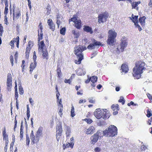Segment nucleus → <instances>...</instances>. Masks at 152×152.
Masks as SVG:
<instances>
[{
    "mask_svg": "<svg viewBox=\"0 0 152 152\" xmlns=\"http://www.w3.org/2000/svg\"><path fill=\"white\" fill-rule=\"evenodd\" d=\"M64 82L65 83H68L69 84H70L71 83V80L70 79H69L68 80L65 79L64 80Z\"/></svg>",
    "mask_w": 152,
    "mask_h": 152,
    "instance_id": "c03bdc74",
    "label": "nucleus"
},
{
    "mask_svg": "<svg viewBox=\"0 0 152 152\" xmlns=\"http://www.w3.org/2000/svg\"><path fill=\"white\" fill-rule=\"evenodd\" d=\"M45 45L44 44V42L43 41H41L40 43V44H39V48L38 50L39 51H41V50L44 49V48H45V47L44 46Z\"/></svg>",
    "mask_w": 152,
    "mask_h": 152,
    "instance_id": "f3484780",
    "label": "nucleus"
},
{
    "mask_svg": "<svg viewBox=\"0 0 152 152\" xmlns=\"http://www.w3.org/2000/svg\"><path fill=\"white\" fill-rule=\"evenodd\" d=\"M74 143L73 142H71L70 143H66V144H64L63 145L64 149H65V148H68L69 147H71V148H72L74 145Z\"/></svg>",
    "mask_w": 152,
    "mask_h": 152,
    "instance_id": "2eb2a0df",
    "label": "nucleus"
},
{
    "mask_svg": "<svg viewBox=\"0 0 152 152\" xmlns=\"http://www.w3.org/2000/svg\"><path fill=\"white\" fill-rule=\"evenodd\" d=\"M66 134V137L67 138L69 137L70 134L71 129L68 126H66L65 128Z\"/></svg>",
    "mask_w": 152,
    "mask_h": 152,
    "instance_id": "a211bd4d",
    "label": "nucleus"
},
{
    "mask_svg": "<svg viewBox=\"0 0 152 152\" xmlns=\"http://www.w3.org/2000/svg\"><path fill=\"white\" fill-rule=\"evenodd\" d=\"M134 104V102L132 101H131L130 103H128L127 105L128 106H130L131 105H133Z\"/></svg>",
    "mask_w": 152,
    "mask_h": 152,
    "instance_id": "338daca9",
    "label": "nucleus"
},
{
    "mask_svg": "<svg viewBox=\"0 0 152 152\" xmlns=\"http://www.w3.org/2000/svg\"><path fill=\"white\" fill-rule=\"evenodd\" d=\"M29 101L30 103L32 105L34 104V101L31 98H30L29 99Z\"/></svg>",
    "mask_w": 152,
    "mask_h": 152,
    "instance_id": "603ef678",
    "label": "nucleus"
},
{
    "mask_svg": "<svg viewBox=\"0 0 152 152\" xmlns=\"http://www.w3.org/2000/svg\"><path fill=\"white\" fill-rule=\"evenodd\" d=\"M66 28L64 27L61 28L60 30V33L61 34L64 35H65Z\"/></svg>",
    "mask_w": 152,
    "mask_h": 152,
    "instance_id": "f704fd0d",
    "label": "nucleus"
},
{
    "mask_svg": "<svg viewBox=\"0 0 152 152\" xmlns=\"http://www.w3.org/2000/svg\"><path fill=\"white\" fill-rule=\"evenodd\" d=\"M111 108L113 110H119V108L118 107V105L117 104L115 105H112L111 106Z\"/></svg>",
    "mask_w": 152,
    "mask_h": 152,
    "instance_id": "cd10ccee",
    "label": "nucleus"
},
{
    "mask_svg": "<svg viewBox=\"0 0 152 152\" xmlns=\"http://www.w3.org/2000/svg\"><path fill=\"white\" fill-rule=\"evenodd\" d=\"M148 6L150 7H152V0H150V2L148 4Z\"/></svg>",
    "mask_w": 152,
    "mask_h": 152,
    "instance_id": "774afa93",
    "label": "nucleus"
},
{
    "mask_svg": "<svg viewBox=\"0 0 152 152\" xmlns=\"http://www.w3.org/2000/svg\"><path fill=\"white\" fill-rule=\"evenodd\" d=\"M109 35L107 40V43L108 45H113L115 40V38L117 33L113 30H110L108 31Z\"/></svg>",
    "mask_w": 152,
    "mask_h": 152,
    "instance_id": "39448f33",
    "label": "nucleus"
},
{
    "mask_svg": "<svg viewBox=\"0 0 152 152\" xmlns=\"http://www.w3.org/2000/svg\"><path fill=\"white\" fill-rule=\"evenodd\" d=\"M16 108H17V110H18L19 109L18 108V100H16Z\"/></svg>",
    "mask_w": 152,
    "mask_h": 152,
    "instance_id": "e2e57ef3",
    "label": "nucleus"
},
{
    "mask_svg": "<svg viewBox=\"0 0 152 152\" xmlns=\"http://www.w3.org/2000/svg\"><path fill=\"white\" fill-rule=\"evenodd\" d=\"M94 151L96 152H99L101 151V149L99 147H97L94 149Z\"/></svg>",
    "mask_w": 152,
    "mask_h": 152,
    "instance_id": "680f3d73",
    "label": "nucleus"
},
{
    "mask_svg": "<svg viewBox=\"0 0 152 152\" xmlns=\"http://www.w3.org/2000/svg\"><path fill=\"white\" fill-rule=\"evenodd\" d=\"M39 28H40V29H41V32H42V29H43V27H42V23H39Z\"/></svg>",
    "mask_w": 152,
    "mask_h": 152,
    "instance_id": "13d9d810",
    "label": "nucleus"
},
{
    "mask_svg": "<svg viewBox=\"0 0 152 152\" xmlns=\"http://www.w3.org/2000/svg\"><path fill=\"white\" fill-rule=\"evenodd\" d=\"M61 72V69L60 68L58 67L57 66V72L58 74V77H60V74Z\"/></svg>",
    "mask_w": 152,
    "mask_h": 152,
    "instance_id": "79ce46f5",
    "label": "nucleus"
},
{
    "mask_svg": "<svg viewBox=\"0 0 152 152\" xmlns=\"http://www.w3.org/2000/svg\"><path fill=\"white\" fill-rule=\"evenodd\" d=\"M99 132H97L96 133L91 137V140L92 142V143L93 144H94L98 140L99 136Z\"/></svg>",
    "mask_w": 152,
    "mask_h": 152,
    "instance_id": "f8f14e48",
    "label": "nucleus"
},
{
    "mask_svg": "<svg viewBox=\"0 0 152 152\" xmlns=\"http://www.w3.org/2000/svg\"><path fill=\"white\" fill-rule=\"evenodd\" d=\"M28 1V6L29 7L30 9H31V2L30 0H27Z\"/></svg>",
    "mask_w": 152,
    "mask_h": 152,
    "instance_id": "bf43d9fd",
    "label": "nucleus"
},
{
    "mask_svg": "<svg viewBox=\"0 0 152 152\" xmlns=\"http://www.w3.org/2000/svg\"><path fill=\"white\" fill-rule=\"evenodd\" d=\"M108 16V14L107 12H104L99 14L98 17V21L99 23H103L105 22Z\"/></svg>",
    "mask_w": 152,
    "mask_h": 152,
    "instance_id": "6e6552de",
    "label": "nucleus"
},
{
    "mask_svg": "<svg viewBox=\"0 0 152 152\" xmlns=\"http://www.w3.org/2000/svg\"><path fill=\"white\" fill-rule=\"evenodd\" d=\"M140 1H137L133 2L132 3V9H135L136 7L138 5L140 4Z\"/></svg>",
    "mask_w": 152,
    "mask_h": 152,
    "instance_id": "a878e982",
    "label": "nucleus"
},
{
    "mask_svg": "<svg viewBox=\"0 0 152 152\" xmlns=\"http://www.w3.org/2000/svg\"><path fill=\"white\" fill-rule=\"evenodd\" d=\"M12 81H7V90L10 91H11V88L12 87Z\"/></svg>",
    "mask_w": 152,
    "mask_h": 152,
    "instance_id": "5701e85b",
    "label": "nucleus"
},
{
    "mask_svg": "<svg viewBox=\"0 0 152 152\" xmlns=\"http://www.w3.org/2000/svg\"><path fill=\"white\" fill-rule=\"evenodd\" d=\"M62 126L60 124H58L56 127V138L57 141H59L60 137L62 135Z\"/></svg>",
    "mask_w": 152,
    "mask_h": 152,
    "instance_id": "1a4fd4ad",
    "label": "nucleus"
},
{
    "mask_svg": "<svg viewBox=\"0 0 152 152\" xmlns=\"http://www.w3.org/2000/svg\"><path fill=\"white\" fill-rule=\"evenodd\" d=\"M127 42L125 41H122L121 42V44L118 46L117 49L118 51L121 49V51L123 52L124 51L125 48L127 46Z\"/></svg>",
    "mask_w": 152,
    "mask_h": 152,
    "instance_id": "9b49d317",
    "label": "nucleus"
},
{
    "mask_svg": "<svg viewBox=\"0 0 152 152\" xmlns=\"http://www.w3.org/2000/svg\"><path fill=\"white\" fill-rule=\"evenodd\" d=\"M86 49L85 46H78L75 48V54L77 57L83 58V56L81 54L82 52Z\"/></svg>",
    "mask_w": 152,
    "mask_h": 152,
    "instance_id": "0eeeda50",
    "label": "nucleus"
},
{
    "mask_svg": "<svg viewBox=\"0 0 152 152\" xmlns=\"http://www.w3.org/2000/svg\"><path fill=\"white\" fill-rule=\"evenodd\" d=\"M3 136V137L4 138L6 137V133L5 131V129L3 131L2 133Z\"/></svg>",
    "mask_w": 152,
    "mask_h": 152,
    "instance_id": "4d7b16f0",
    "label": "nucleus"
},
{
    "mask_svg": "<svg viewBox=\"0 0 152 152\" xmlns=\"http://www.w3.org/2000/svg\"><path fill=\"white\" fill-rule=\"evenodd\" d=\"M59 95H60V94L58 92V93L56 94V96L57 97V101H58V100H59Z\"/></svg>",
    "mask_w": 152,
    "mask_h": 152,
    "instance_id": "0e129e2a",
    "label": "nucleus"
},
{
    "mask_svg": "<svg viewBox=\"0 0 152 152\" xmlns=\"http://www.w3.org/2000/svg\"><path fill=\"white\" fill-rule=\"evenodd\" d=\"M13 20L14 21H16L19 18V17H20V11L19 9L17 8L15 10H14L13 9Z\"/></svg>",
    "mask_w": 152,
    "mask_h": 152,
    "instance_id": "9d476101",
    "label": "nucleus"
},
{
    "mask_svg": "<svg viewBox=\"0 0 152 152\" xmlns=\"http://www.w3.org/2000/svg\"><path fill=\"white\" fill-rule=\"evenodd\" d=\"M145 64L142 61L136 62L135 66L133 69V76L135 79H138L141 77V74L143 73V70L145 69Z\"/></svg>",
    "mask_w": 152,
    "mask_h": 152,
    "instance_id": "f257e3e1",
    "label": "nucleus"
},
{
    "mask_svg": "<svg viewBox=\"0 0 152 152\" xmlns=\"http://www.w3.org/2000/svg\"><path fill=\"white\" fill-rule=\"evenodd\" d=\"M78 20L77 18L76 17H75V16L74 15L73 18L69 20V21H73L75 23Z\"/></svg>",
    "mask_w": 152,
    "mask_h": 152,
    "instance_id": "c9c22d12",
    "label": "nucleus"
},
{
    "mask_svg": "<svg viewBox=\"0 0 152 152\" xmlns=\"http://www.w3.org/2000/svg\"><path fill=\"white\" fill-rule=\"evenodd\" d=\"M148 98L150 100L152 99V96L151 94H147Z\"/></svg>",
    "mask_w": 152,
    "mask_h": 152,
    "instance_id": "69168bd1",
    "label": "nucleus"
},
{
    "mask_svg": "<svg viewBox=\"0 0 152 152\" xmlns=\"http://www.w3.org/2000/svg\"><path fill=\"white\" fill-rule=\"evenodd\" d=\"M147 148L145 145H142L141 146V150L142 151H144L146 149H147Z\"/></svg>",
    "mask_w": 152,
    "mask_h": 152,
    "instance_id": "6e6d98bb",
    "label": "nucleus"
},
{
    "mask_svg": "<svg viewBox=\"0 0 152 152\" xmlns=\"http://www.w3.org/2000/svg\"><path fill=\"white\" fill-rule=\"evenodd\" d=\"M48 23L49 26V28L52 31H54L55 29V26L52 20L50 19L48 20Z\"/></svg>",
    "mask_w": 152,
    "mask_h": 152,
    "instance_id": "ddd939ff",
    "label": "nucleus"
},
{
    "mask_svg": "<svg viewBox=\"0 0 152 152\" xmlns=\"http://www.w3.org/2000/svg\"><path fill=\"white\" fill-rule=\"evenodd\" d=\"M74 107L72 106L71 107V115L72 117H73L75 115Z\"/></svg>",
    "mask_w": 152,
    "mask_h": 152,
    "instance_id": "473e14b6",
    "label": "nucleus"
},
{
    "mask_svg": "<svg viewBox=\"0 0 152 152\" xmlns=\"http://www.w3.org/2000/svg\"><path fill=\"white\" fill-rule=\"evenodd\" d=\"M85 121L87 122V123L89 124H91L92 122V120L91 119H85Z\"/></svg>",
    "mask_w": 152,
    "mask_h": 152,
    "instance_id": "49530a36",
    "label": "nucleus"
},
{
    "mask_svg": "<svg viewBox=\"0 0 152 152\" xmlns=\"http://www.w3.org/2000/svg\"><path fill=\"white\" fill-rule=\"evenodd\" d=\"M132 22L134 23V24H135V23H138V16L135 15L134 17V15L133 14H132Z\"/></svg>",
    "mask_w": 152,
    "mask_h": 152,
    "instance_id": "b1692460",
    "label": "nucleus"
},
{
    "mask_svg": "<svg viewBox=\"0 0 152 152\" xmlns=\"http://www.w3.org/2000/svg\"><path fill=\"white\" fill-rule=\"evenodd\" d=\"M59 108H58L59 110H58V114L61 117V116L62 115V111L63 110V106H61V107H59Z\"/></svg>",
    "mask_w": 152,
    "mask_h": 152,
    "instance_id": "c756f323",
    "label": "nucleus"
},
{
    "mask_svg": "<svg viewBox=\"0 0 152 152\" xmlns=\"http://www.w3.org/2000/svg\"><path fill=\"white\" fill-rule=\"evenodd\" d=\"M134 25L136 27H137L138 28L139 31H140L142 30V29L140 27V26L138 25V23H136Z\"/></svg>",
    "mask_w": 152,
    "mask_h": 152,
    "instance_id": "a19ab883",
    "label": "nucleus"
},
{
    "mask_svg": "<svg viewBox=\"0 0 152 152\" xmlns=\"http://www.w3.org/2000/svg\"><path fill=\"white\" fill-rule=\"evenodd\" d=\"M7 81H12V75L10 73H8L7 74Z\"/></svg>",
    "mask_w": 152,
    "mask_h": 152,
    "instance_id": "e433bc0d",
    "label": "nucleus"
},
{
    "mask_svg": "<svg viewBox=\"0 0 152 152\" xmlns=\"http://www.w3.org/2000/svg\"><path fill=\"white\" fill-rule=\"evenodd\" d=\"M41 51H42L43 53L42 56L45 57H46L48 56V53L46 48H44L43 49L41 50Z\"/></svg>",
    "mask_w": 152,
    "mask_h": 152,
    "instance_id": "393cba45",
    "label": "nucleus"
},
{
    "mask_svg": "<svg viewBox=\"0 0 152 152\" xmlns=\"http://www.w3.org/2000/svg\"><path fill=\"white\" fill-rule=\"evenodd\" d=\"M104 135L109 137H113L117 134V129L113 125L109 126L103 132Z\"/></svg>",
    "mask_w": 152,
    "mask_h": 152,
    "instance_id": "f03ea898",
    "label": "nucleus"
},
{
    "mask_svg": "<svg viewBox=\"0 0 152 152\" xmlns=\"http://www.w3.org/2000/svg\"><path fill=\"white\" fill-rule=\"evenodd\" d=\"M37 62H34V63H31L30 65V72L31 73L33 70L35 68L36 66H37Z\"/></svg>",
    "mask_w": 152,
    "mask_h": 152,
    "instance_id": "6ab92c4d",
    "label": "nucleus"
},
{
    "mask_svg": "<svg viewBox=\"0 0 152 152\" xmlns=\"http://www.w3.org/2000/svg\"><path fill=\"white\" fill-rule=\"evenodd\" d=\"M145 16L141 17L139 19V21L142 26H144L145 24Z\"/></svg>",
    "mask_w": 152,
    "mask_h": 152,
    "instance_id": "4be33fe9",
    "label": "nucleus"
},
{
    "mask_svg": "<svg viewBox=\"0 0 152 152\" xmlns=\"http://www.w3.org/2000/svg\"><path fill=\"white\" fill-rule=\"evenodd\" d=\"M16 41H15L14 40H12L10 41V45H11L12 46V47H14V42H15Z\"/></svg>",
    "mask_w": 152,
    "mask_h": 152,
    "instance_id": "3c124183",
    "label": "nucleus"
},
{
    "mask_svg": "<svg viewBox=\"0 0 152 152\" xmlns=\"http://www.w3.org/2000/svg\"><path fill=\"white\" fill-rule=\"evenodd\" d=\"M57 25H58V26L59 25H60V23H61V21H60V20H59V18L58 16L57 17Z\"/></svg>",
    "mask_w": 152,
    "mask_h": 152,
    "instance_id": "8fccbe9b",
    "label": "nucleus"
},
{
    "mask_svg": "<svg viewBox=\"0 0 152 152\" xmlns=\"http://www.w3.org/2000/svg\"><path fill=\"white\" fill-rule=\"evenodd\" d=\"M81 20H78L75 23V26L78 29H80L81 26Z\"/></svg>",
    "mask_w": 152,
    "mask_h": 152,
    "instance_id": "aec40b11",
    "label": "nucleus"
},
{
    "mask_svg": "<svg viewBox=\"0 0 152 152\" xmlns=\"http://www.w3.org/2000/svg\"><path fill=\"white\" fill-rule=\"evenodd\" d=\"M19 93L20 94L22 95L23 94V90L22 87L21 86V85L19 86Z\"/></svg>",
    "mask_w": 152,
    "mask_h": 152,
    "instance_id": "72a5a7b5",
    "label": "nucleus"
},
{
    "mask_svg": "<svg viewBox=\"0 0 152 152\" xmlns=\"http://www.w3.org/2000/svg\"><path fill=\"white\" fill-rule=\"evenodd\" d=\"M17 115H16L15 116V126H14V127L15 128H16L17 127V120H16V117H17Z\"/></svg>",
    "mask_w": 152,
    "mask_h": 152,
    "instance_id": "5fc2aeb1",
    "label": "nucleus"
},
{
    "mask_svg": "<svg viewBox=\"0 0 152 152\" xmlns=\"http://www.w3.org/2000/svg\"><path fill=\"white\" fill-rule=\"evenodd\" d=\"M91 42L90 43V45L87 47V48L90 50H91L94 49L95 48H98V46L100 45L102 46L100 42L96 41L94 39H91Z\"/></svg>",
    "mask_w": 152,
    "mask_h": 152,
    "instance_id": "423d86ee",
    "label": "nucleus"
},
{
    "mask_svg": "<svg viewBox=\"0 0 152 152\" xmlns=\"http://www.w3.org/2000/svg\"><path fill=\"white\" fill-rule=\"evenodd\" d=\"M7 17L6 16V15H5V19L4 20V21L5 24H6L7 25H8L9 24V23H8V22L7 21Z\"/></svg>",
    "mask_w": 152,
    "mask_h": 152,
    "instance_id": "09e8293b",
    "label": "nucleus"
},
{
    "mask_svg": "<svg viewBox=\"0 0 152 152\" xmlns=\"http://www.w3.org/2000/svg\"><path fill=\"white\" fill-rule=\"evenodd\" d=\"M30 139L29 136L27 134L26 135V144L27 145H29V144Z\"/></svg>",
    "mask_w": 152,
    "mask_h": 152,
    "instance_id": "58836bf2",
    "label": "nucleus"
},
{
    "mask_svg": "<svg viewBox=\"0 0 152 152\" xmlns=\"http://www.w3.org/2000/svg\"><path fill=\"white\" fill-rule=\"evenodd\" d=\"M83 29L87 32H90L91 34L93 33L92 28L88 26H85Z\"/></svg>",
    "mask_w": 152,
    "mask_h": 152,
    "instance_id": "412c9836",
    "label": "nucleus"
},
{
    "mask_svg": "<svg viewBox=\"0 0 152 152\" xmlns=\"http://www.w3.org/2000/svg\"><path fill=\"white\" fill-rule=\"evenodd\" d=\"M122 71L126 73L128 72L129 70L127 65L126 64H123L121 67Z\"/></svg>",
    "mask_w": 152,
    "mask_h": 152,
    "instance_id": "4468645a",
    "label": "nucleus"
},
{
    "mask_svg": "<svg viewBox=\"0 0 152 152\" xmlns=\"http://www.w3.org/2000/svg\"><path fill=\"white\" fill-rule=\"evenodd\" d=\"M118 102H121L123 105L125 103V101L124 100L123 97H121L120 99L118 100Z\"/></svg>",
    "mask_w": 152,
    "mask_h": 152,
    "instance_id": "ea45409f",
    "label": "nucleus"
},
{
    "mask_svg": "<svg viewBox=\"0 0 152 152\" xmlns=\"http://www.w3.org/2000/svg\"><path fill=\"white\" fill-rule=\"evenodd\" d=\"M23 128H20V140H23Z\"/></svg>",
    "mask_w": 152,
    "mask_h": 152,
    "instance_id": "7c9ffc66",
    "label": "nucleus"
},
{
    "mask_svg": "<svg viewBox=\"0 0 152 152\" xmlns=\"http://www.w3.org/2000/svg\"><path fill=\"white\" fill-rule=\"evenodd\" d=\"M8 10V7H5L4 9V14L5 15H6L7 14Z\"/></svg>",
    "mask_w": 152,
    "mask_h": 152,
    "instance_id": "de8ad7c7",
    "label": "nucleus"
},
{
    "mask_svg": "<svg viewBox=\"0 0 152 152\" xmlns=\"http://www.w3.org/2000/svg\"><path fill=\"white\" fill-rule=\"evenodd\" d=\"M72 33L75 35V37L76 38H77L78 37V34L77 32H76L75 30H73L72 31Z\"/></svg>",
    "mask_w": 152,
    "mask_h": 152,
    "instance_id": "4c0bfd02",
    "label": "nucleus"
},
{
    "mask_svg": "<svg viewBox=\"0 0 152 152\" xmlns=\"http://www.w3.org/2000/svg\"><path fill=\"white\" fill-rule=\"evenodd\" d=\"M94 127L93 126H91L87 129L86 133L88 134H92L94 132Z\"/></svg>",
    "mask_w": 152,
    "mask_h": 152,
    "instance_id": "dca6fc26",
    "label": "nucleus"
},
{
    "mask_svg": "<svg viewBox=\"0 0 152 152\" xmlns=\"http://www.w3.org/2000/svg\"><path fill=\"white\" fill-rule=\"evenodd\" d=\"M77 58H78V60H75V62L76 64H80L81 61L83 59V57H77Z\"/></svg>",
    "mask_w": 152,
    "mask_h": 152,
    "instance_id": "2f4dec72",
    "label": "nucleus"
},
{
    "mask_svg": "<svg viewBox=\"0 0 152 152\" xmlns=\"http://www.w3.org/2000/svg\"><path fill=\"white\" fill-rule=\"evenodd\" d=\"M97 53L96 51L94 53H92L91 54V58H92L94 57H95L97 54Z\"/></svg>",
    "mask_w": 152,
    "mask_h": 152,
    "instance_id": "864d4df0",
    "label": "nucleus"
},
{
    "mask_svg": "<svg viewBox=\"0 0 152 152\" xmlns=\"http://www.w3.org/2000/svg\"><path fill=\"white\" fill-rule=\"evenodd\" d=\"M91 81L93 83H94L96 82L97 81V77L96 76H92L90 78Z\"/></svg>",
    "mask_w": 152,
    "mask_h": 152,
    "instance_id": "bb28decb",
    "label": "nucleus"
},
{
    "mask_svg": "<svg viewBox=\"0 0 152 152\" xmlns=\"http://www.w3.org/2000/svg\"><path fill=\"white\" fill-rule=\"evenodd\" d=\"M31 49V47H27L26 50V53H29V52L30 50Z\"/></svg>",
    "mask_w": 152,
    "mask_h": 152,
    "instance_id": "052dcab7",
    "label": "nucleus"
},
{
    "mask_svg": "<svg viewBox=\"0 0 152 152\" xmlns=\"http://www.w3.org/2000/svg\"><path fill=\"white\" fill-rule=\"evenodd\" d=\"M10 62L11 63V65L12 66L13 65V57L12 56H11L10 57Z\"/></svg>",
    "mask_w": 152,
    "mask_h": 152,
    "instance_id": "a18cd8bd",
    "label": "nucleus"
},
{
    "mask_svg": "<svg viewBox=\"0 0 152 152\" xmlns=\"http://www.w3.org/2000/svg\"><path fill=\"white\" fill-rule=\"evenodd\" d=\"M83 71V70L81 68H79L78 69L76 70V73L78 75H84V73H83L82 72H81Z\"/></svg>",
    "mask_w": 152,
    "mask_h": 152,
    "instance_id": "c85d7f7f",
    "label": "nucleus"
},
{
    "mask_svg": "<svg viewBox=\"0 0 152 152\" xmlns=\"http://www.w3.org/2000/svg\"><path fill=\"white\" fill-rule=\"evenodd\" d=\"M42 128L40 127L35 135V137L33 131H32L30 134V137L32 142L33 144L38 142L39 140V137L42 134Z\"/></svg>",
    "mask_w": 152,
    "mask_h": 152,
    "instance_id": "20e7f679",
    "label": "nucleus"
},
{
    "mask_svg": "<svg viewBox=\"0 0 152 152\" xmlns=\"http://www.w3.org/2000/svg\"><path fill=\"white\" fill-rule=\"evenodd\" d=\"M94 115L97 119H100L101 118L104 119H106L109 118L108 115H107V112L104 109L101 110L98 108L96 109L94 112Z\"/></svg>",
    "mask_w": 152,
    "mask_h": 152,
    "instance_id": "7ed1b4c3",
    "label": "nucleus"
},
{
    "mask_svg": "<svg viewBox=\"0 0 152 152\" xmlns=\"http://www.w3.org/2000/svg\"><path fill=\"white\" fill-rule=\"evenodd\" d=\"M147 116L148 117H149L152 116L151 113L148 110H147Z\"/></svg>",
    "mask_w": 152,
    "mask_h": 152,
    "instance_id": "37998d69",
    "label": "nucleus"
}]
</instances>
